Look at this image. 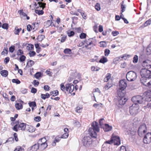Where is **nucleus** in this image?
<instances>
[{
    "label": "nucleus",
    "instance_id": "nucleus-1",
    "mask_svg": "<svg viewBox=\"0 0 151 151\" xmlns=\"http://www.w3.org/2000/svg\"><path fill=\"white\" fill-rule=\"evenodd\" d=\"M142 73V84L146 86L151 85V71L150 70H145Z\"/></svg>",
    "mask_w": 151,
    "mask_h": 151
},
{
    "label": "nucleus",
    "instance_id": "nucleus-2",
    "mask_svg": "<svg viewBox=\"0 0 151 151\" xmlns=\"http://www.w3.org/2000/svg\"><path fill=\"white\" fill-rule=\"evenodd\" d=\"M92 128H90L88 129L89 134L90 136L96 138V132L99 131V128L98 124L96 122H93L91 124Z\"/></svg>",
    "mask_w": 151,
    "mask_h": 151
},
{
    "label": "nucleus",
    "instance_id": "nucleus-3",
    "mask_svg": "<svg viewBox=\"0 0 151 151\" xmlns=\"http://www.w3.org/2000/svg\"><path fill=\"white\" fill-rule=\"evenodd\" d=\"M60 89L63 91H66L69 92V93H72V94L74 95L75 94V92H73L74 90V86L73 84L70 83H68L64 85V83H62L60 85Z\"/></svg>",
    "mask_w": 151,
    "mask_h": 151
},
{
    "label": "nucleus",
    "instance_id": "nucleus-4",
    "mask_svg": "<svg viewBox=\"0 0 151 151\" xmlns=\"http://www.w3.org/2000/svg\"><path fill=\"white\" fill-rule=\"evenodd\" d=\"M105 143L111 144L114 143V145H119L120 144V138L117 136L113 135L110 140L106 141Z\"/></svg>",
    "mask_w": 151,
    "mask_h": 151
},
{
    "label": "nucleus",
    "instance_id": "nucleus-5",
    "mask_svg": "<svg viewBox=\"0 0 151 151\" xmlns=\"http://www.w3.org/2000/svg\"><path fill=\"white\" fill-rule=\"evenodd\" d=\"M139 105L137 104H133L129 107V112L132 115H135L139 112Z\"/></svg>",
    "mask_w": 151,
    "mask_h": 151
},
{
    "label": "nucleus",
    "instance_id": "nucleus-6",
    "mask_svg": "<svg viewBox=\"0 0 151 151\" xmlns=\"http://www.w3.org/2000/svg\"><path fill=\"white\" fill-rule=\"evenodd\" d=\"M151 68V61L147 59L143 61L142 63V73L144 72L146 73V70Z\"/></svg>",
    "mask_w": 151,
    "mask_h": 151
},
{
    "label": "nucleus",
    "instance_id": "nucleus-7",
    "mask_svg": "<svg viewBox=\"0 0 151 151\" xmlns=\"http://www.w3.org/2000/svg\"><path fill=\"white\" fill-rule=\"evenodd\" d=\"M137 77L136 73L132 71L128 72L126 75L127 80L129 81H132L135 80Z\"/></svg>",
    "mask_w": 151,
    "mask_h": 151
},
{
    "label": "nucleus",
    "instance_id": "nucleus-8",
    "mask_svg": "<svg viewBox=\"0 0 151 151\" xmlns=\"http://www.w3.org/2000/svg\"><path fill=\"white\" fill-rule=\"evenodd\" d=\"M142 99L145 101H151V91H148L145 92L142 95Z\"/></svg>",
    "mask_w": 151,
    "mask_h": 151
},
{
    "label": "nucleus",
    "instance_id": "nucleus-9",
    "mask_svg": "<svg viewBox=\"0 0 151 151\" xmlns=\"http://www.w3.org/2000/svg\"><path fill=\"white\" fill-rule=\"evenodd\" d=\"M27 125L26 124L24 123H18V124L15 125L13 128V129L15 131H17L18 129L19 128L20 129L22 130H25L26 128Z\"/></svg>",
    "mask_w": 151,
    "mask_h": 151
},
{
    "label": "nucleus",
    "instance_id": "nucleus-10",
    "mask_svg": "<svg viewBox=\"0 0 151 151\" xmlns=\"http://www.w3.org/2000/svg\"><path fill=\"white\" fill-rule=\"evenodd\" d=\"M82 142L84 146L88 147L92 143V139L90 137H85L83 139Z\"/></svg>",
    "mask_w": 151,
    "mask_h": 151
},
{
    "label": "nucleus",
    "instance_id": "nucleus-11",
    "mask_svg": "<svg viewBox=\"0 0 151 151\" xmlns=\"http://www.w3.org/2000/svg\"><path fill=\"white\" fill-rule=\"evenodd\" d=\"M132 101L134 103V104L141 105L142 103V97L139 95L134 96L132 98Z\"/></svg>",
    "mask_w": 151,
    "mask_h": 151
},
{
    "label": "nucleus",
    "instance_id": "nucleus-12",
    "mask_svg": "<svg viewBox=\"0 0 151 151\" xmlns=\"http://www.w3.org/2000/svg\"><path fill=\"white\" fill-rule=\"evenodd\" d=\"M143 142L145 144H149L151 142V133L148 132L144 137Z\"/></svg>",
    "mask_w": 151,
    "mask_h": 151
},
{
    "label": "nucleus",
    "instance_id": "nucleus-13",
    "mask_svg": "<svg viewBox=\"0 0 151 151\" xmlns=\"http://www.w3.org/2000/svg\"><path fill=\"white\" fill-rule=\"evenodd\" d=\"M127 81L125 79L121 80L119 83V88L122 90H124L127 86Z\"/></svg>",
    "mask_w": 151,
    "mask_h": 151
},
{
    "label": "nucleus",
    "instance_id": "nucleus-14",
    "mask_svg": "<svg viewBox=\"0 0 151 151\" xmlns=\"http://www.w3.org/2000/svg\"><path fill=\"white\" fill-rule=\"evenodd\" d=\"M45 3H43L40 1L35 2L34 4V6L36 9H38L40 8V9H43L45 7Z\"/></svg>",
    "mask_w": 151,
    "mask_h": 151
},
{
    "label": "nucleus",
    "instance_id": "nucleus-15",
    "mask_svg": "<svg viewBox=\"0 0 151 151\" xmlns=\"http://www.w3.org/2000/svg\"><path fill=\"white\" fill-rule=\"evenodd\" d=\"M84 43L85 44V46L86 48L89 45H91L93 44V39L92 38H89L88 39H86L84 41Z\"/></svg>",
    "mask_w": 151,
    "mask_h": 151
},
{
    "label": "nucleus",
    "instance_id": "nucleus-16",
    "mask_svg": "<svg viewBox=\"0 0 151 151\" xmlns=\"http://www.w3.org/2000/svg\"><path fill=\"white\" fill-rule=\"evenodd\" d=\"M24 102L22 101H20L16 103L15 106L16 109L19 110L22 109Z\"/></svg>",
    "mask_w": 151,
    "mask_h": 151
},
{
    "label": "nucleus",
    "instance_id": "nucleus-17",
    "mask_svg": "<svg viewBox=\"0 0 151 151\" xmlns=\"http://www.w3.org/2000/svg\"><path fill=\"white\" fill-rule=\"evenodd\" d=\"M38 143L39 144V149L40 150H45L47 146V143H41L40 141H38Z\"/></svg>",
    "mask_w": 151,
    "mask_h": 151
},
{
    "label": "nucleus",
    "instance_id": "nucleus-18",
    "mask_svg": "<svg viewBox=\"0 0 151 151\" xmlns=\"http://www.w3.org/2000/svg\"><path fill=\"white\" fill-rule=\"evenodd\" d=\"M39 149V144H35L28 149V151H37Z\"/></svg>",
    "mask_w": 151,
    "mask_h": 151
},
{
    "label": "nucleus",
    "instance_id": "nucleus-19",
    "mask_svg": "<svg viewBox=\"0 0 151 151\" xmlns=\"http://www.w3.org/2000/svg\"><path fill=\"white\" fill-rule=\"evenodd\" d=\"M124 90L121 89L120 88L117 90V94L119 97H123L125 95V92Z\"/></svg>",
    "mask_w": 151,
    "mask_h": 151
},
{
    "label": "nucleus",
    "instance_id": "nucleus-20",
    "mask_svg": "<svg viewBox=\"0 0 151 151\" xmlns=\"http://www.w3.org/2000/svg\"><path fill=\"white\" fill-rule=\"evenodd\" d=\"M26 127V129L25 130L30 132L32 133L34 132L35 130V127L32 126L27 125Z\"/></svg>",
    "mask_w": 151,
    "mask_h": 151
},
{
    "label": "nucleus",
    "instance_id": "nucleus-21",
    "mask_svg": "<svg viewBox=\"0 0 151 151\" xmlns=\"http://www.w3.org/2000/svg\"><path fill=\"white\" fill-rule=\"evenodd\" d=\"M127 101V99L125 98H124L123 97H120L119 99L118 102L119 105H122L124 104Z\"/></svg>",
    "mask_w": 151,
    "mask_h": 151
},
{
    "label": "nucleus",
    "instance_id": "nucleus-22",
    "mask_svg": "<svg viewBox=\"0 0 151 151\" xmlns=\"http://www.w3.org/2000/svg\"><path fill=\"white\" fill-rule=\"evenodd\" d=\"M103 128L104 131L108 132L111 130L112 127L107 124H105L104 127H103Z\"/></svg>",
    "mask_w": 151,
    "mask_h": 151
},
{
    "label": "nucleus",
    "instance_id": "nucleus-23",
    "mask_svg": "<svg viewBox=\"0 0 151 151\" xmlns=\"http://www.w3.org/2000/svg\"><path fill=\"white\" fill-rule=\"evenodd\" d=\"M145 52L146 53L149 55L151 54V44L149 45L145 50Z\"/></svg>",
    "mask_w": 151,
    "mask_h": 151
},
{
    "label": "nucleus",
    "instance_id": "nucleus-24",
    "mask_svg": "<svg viewBox=\"0 0 151 151\" xmlns=\"http://www.w3.org/2000/svg\"><path fill=\"white\" fill-rule=\"evenodd\" d=\"M61 138V137H60L58 136L56 137L55 138V140L52 143V145L53 146H55L56 145V142H59Z\"/></svg>",
    "mask_w": 151,
    "mask_h": 151
},
{
    "label": "nucleus",
    "instance_id": "nucleus-25",
    "mask_svg": "<svg viewBox=\"0 0 151 151\" xmlns=\"http://www.w3.org/2000/svg\"><path fill=\"white\" fill-rule=\"evenodd\" d=\"M107 61V59L106 58L103 56L99 61L100 63H104Z\"/></svg>",
    "mask_w": 151,
    "mask_h": 151
},
{
    "label": "nucleus",
    "instance_id": "nucleus-26",
    "mask_svg": "<svg viewBox=\"0 0 151 151\" xmlns=\"http://www.w3.org/2000/svg\"><path fill=\"white\" fill-rule=\"evenodd\" d=\"M1 75L4 77H6L8 75V72L7 71L5 70H2L1 72Z\"/></svg>",
    "mask_w": 151,
    "mask_h": 151
},
{
    "label": "nucleus",
    "instance_id": "nucleus-27",
    "mask_svg": "<svg viewBox=\"0 0 151 151\" xmlns=\"http://www.w3.org/2000/svg\"><path fill=\"white\" fill-rule=\"evenodd\" d=\"M111 75L109 73H107L106 76V77L104 79V81L105 82H107L111 78Z\"/></svg>",
    "mask_w": 151,
    "mask_h": 151
},
{
    "label": "nucleus",
    "instance_id": "nucleus-28",
    "mask_svg": "<svg viewBox=\"0 0 151 151\" xmlns=\"http://www.w3.org/2000/svg\"><path fill=\"white\" fill-rule=\"evenodd\" d=\"M50 97V95L47 93L45 94H41V97L43 99L45 100L47 98H48Z\"/></svg>",
    "mask_w": 151,
    "mask_h": 151
},
{
    "label": "nucleus",
    "instance_id": "nucleus-29",
    "mask_svg": "<svg viewBox=\"0 0 151 151\" xmlns=\"http://www.w3.org/2000/svg\"><path fill=\"white\" fill-rule=\"evenodd\" d=\"M58 92L57 90H55L51 91L50 93V95H52V96H56L58 95Z\"/></svg>",
    "mask_w": 151,
    "mask_h": 151
},
{
    "label": "nucleus",
    "instance_id": "nucleus-30",
    "mask_svg": "<svg viewBox=\"0 0 151 151\" xmlns=\"http://www.w3.org/2000/svg\"><path fill=\"white\" fill-rule=\"evenodd\" d=\"M36 9L35 11V12L38 14L39 15H42L44 13V12L42 10L43 9Z\"/></svg>",
    "mask_w": 151,
    "mask_h": 151
},
{
    "label": "nucleus",
    "instance_id": "nucleus-31",
    "mask_svg": "<svg viewBox=\"0 0 151 151\" xmlns=\"http://www.w3.org/2000/svg\"><path fill=\"white\" fill-rule=\"evenodd\" d=\"M100 47H104L107 45L106 42L105 41H101L99 43Z\"/></svg>",
    "mask_w": 151,
    "mask_h": 151
},
{
    "label": "nucleus",
    "instance_id": "nucleus-32",
    "mask_svg": "<svg viewBox=\"0 0 151 151\" xmlns=\"http://www.w3.org/2000/svg\"><path fill=\"white\" fill-rule=\"evenodd\" d=\"M142 130L143 133H145L147 132L146 125L145 124H142Z\"/></svg>",
    "mask_w": 151,
    "mask_h": 151
},
{
    "label": "nucleus",
    "instance_id": "nucleus-33",
    "mask_svg": "<svg viewBox=\"0 0 151 151\" xmlns=\"http://www.w3.org/2000/svg\"><path fill=\"white\" fill-rule=\"evenodd\" d=\"M24 149L20 146H17L14 151H24Z\"/></svg>",
    "mask_w": 151,
    "mask_h": 151
},
{
    "label": "nucleus",
    "instance_id": "nucleus-34",
    "mask_svg": "<svg viewBox=\"0 0 151 151\" xmlns=\"http://www.w3.org/2000/svg\"><path fill=\"white\" fill-rule=\"evenodd\" d=\"M45 38V36H44L43 35H39L38 36L37 38L38 40L40 42V41H41Z\"/></svg>",
    "mask_w": 151,
    "mask_h": 151
},
{
    "label": "nucleus",
    "instance_id": "nucleus-35",
    "mask_svg": "<svg viewBox=\"0 0 151 151\" xmlns=\"http://www.w3.org/2000/svg\"><path fill=\"white\" fill-rule=\"evenodd\" d=\"M71 50L69 48L65 49L63 51L64 53L66 54H70L71 53Z\"/></svg>",
    "mask_w": 151,
    "mask_h": 151
},
{
    "label": "nucleus",
    "instance_id": "nucleus-36",
    "mask_svg": "<svg viewBox=\"0 0 151 151\" xmlns=\"http://www.w3.org/2000/svg\"><path fill=\"white\" fill-rule=\"evenodd\" d=\"M87 35L85 33L82 32L81 33L79 37L81 39H84L86 38Z\"/></svg>",
    "mask_w": 151,
    "mask_h": 151
},
{
    "label": "nucleus",
    "instance_id": "nucleus-37",
    "mask_svg": "<svg viewBox=\"0 0 151 151\" xmlns=\"http://www.w3.org/2000/svg\"><path fill=\"white\" fill-rule=\"evenodd\" d=\"M29 106L30 107H35L36 106V104L35 102L32 101L28 103Z\"/></svg>",
    "mask_w": 151,
    "mask_h": 151
},
{
    "label": "nucleus",
    "instance_id": "nucleus-38",
    "mask_svg": "<svg viewBox=\"0 0 151 151\" xmlns=\"http://www.w3.org/2000/svg\"><path fill=\"white\" fill-rule=\"evenodd\" d=\"M112 86V85L111 84H109V83H107V85H106L104 87V88L105 90H107L109 88H111Z\"/></svg>",
    "mask_w": 151,
    "mask_h": 151
},
{
    "label": "nucleus",
    "instance_id": "nucleus-39",
    "mask_svg": "<svg viewBox=\"0 0 151 151\" xmlns=\"http://www.w3.org/2000/svg\"><path fill=\"white\" fill-rule=\"evenodd\" d=\"M151 23V18L147 21L144 24V25L145 27L147 26L150 25Z\"/></svg>",
    "mask_w": 151,
    "mask_h": 151
},
{
    "label": "nucleus",
    "instance_id": "nucleus-40",
    "mask_svg": "<svg viewBox=\"0 0 151 151\" xmlns=\"http://www.w3.org/2000/svg\"><path fill=\"white\" fill-rule=\"evenodd\" d=\"M110 50L108 49H106L104 50V55L106 56H108L110 53Z\"/></svg>",
    "mask_w": 151,
    "mask_h": 151
},
{
    "label": "nucleus",
    "instance_id": "nucleus-41",
    "mask_svg": "<svg viewBox=\"0 0 151 151\" xmlns=\"http://www.w3.org/2000/svg\"><path fill=\"white\" fill-rule=\"evenodd\" d=\"M26 59V57L24 55H21L19 58L20 61L22 62H24Z\"/></svg>",
    "mask_w": 151,
    "mask_h": 151
},
{
    "label": "nucleus",
    "instance_id": "nucleus-42",
    "mask_svg": "<svg viewBox=\"0 0 151 151\" xmlns=\"http://www.w3.org/2000/svg\"><path fill=\"white\" fill-rule=\"evenodd\" d=\"M34 64V62L32 60H30L27 63V65L29 67L33 65Z\"/></svg>",
    "mask_w": 151,
    "mask_h": 151
},
{
    "label": "nucleus",
    "instance_id": "nucleus-43",
    "mask_svg": "<svg viewBox=\"0 0 151 151\" xmlns=\"http://www.w3.org/2000/svg\"><path fill=\"white\" fill-rule=\"evenodd\" d=\"M34 48V46L31 44H29L27 47V49L29 50H33Z\"/></svg>",
    "mask_w": 151,
    "mask_h": 151
},
{
    "label": "nucleus",
    "instance_id": "nucleus-44",
    "mask_svg": "<svg viewBox=\"0 0 151 151\" xmlns=\"http://www.w3.org/2000/svg\"><path fill=\"white\" fill-rule=\"evenodd\" d=\"M23 54V51L19 49L17 52V55L18 56L21 55Z\"/></svg>",
    "mask_w": 151,
    "mask_h": 151
},
{
    "label": "nucleus",
    "instance_id": "nucleus-45",
    "mask_svg": "<svg viewBox=\"0 0 151 151\" xmlns=\"http://www.w3.org/2000/svg\"><path fill=\"white\" fill-rule=\"evenodd\" d=\"M14 33L15 35H19V29L17 27H15L14 30Z\"/></svg>",
    "mask_w": 151,
    "mask_h": 151
},
{
    "label": "nucleus",
    "instance_id": "nucleus-46",
    "mask_svg": "<svg viewBox=\"0 0 151 151\" xmlns=\"http://www.w3.org/2000/svg\"><path fill=\"white\" fill-rule=\"evenodd\" d=\"M67 33L68 36L70 37L73 36L74 34V32L73 31H68Z\"/></svg>",
    "mask_w": 151,
    "mask_h": 151
},
{
    "label": "nucleus",
    "instance_id": "nucleus-47",
    "mask_svg": "<svg viewBox=\"0 0 151 151\" xmlns=\"http://www.w3.org/2000/svg\"><path fill=\"white\" fill-rule=\"evenodd\" d=\"M38 141H40L41 143H46V140L45 137H43L42 138H41Z\"/></svg>",
    "mask_w": 151,
    "mask_h": 151
},
{
    "label": "nucleus",
    "instance_id": "nucleus-48",
    "mask_svg": "<svg viewBox=\"0 0 151 151\" xmlns=\"http://www.w3.org/2000/svg\"><path fill=\"white\" fill-rule=\"evenodd\" d=\"M2 27L4 29H8L9 27L8 24L7 23H4L2 24Z\"/></svg>",
    "mask_w": 151,
    "mask_h": 151
},
{
    "label": "nucleus",
    "instance_id": "nucleus-49",
    "mask_svg": "<svg viewBox=\"0 0 151 151\" xmlns=\"http://www.w3.org/2000/svg\"><path fill=\"white\" fill-rule=\"evenodd\" d=\"M82 107L77 106L76 108V111L78 113H81L82 110Z\"/></svg>",
    "mask_w": 151,
    "mask_h": 151
},
{
    "label": "nucleus",
    "instance_id": "nucleus-50",
    "mask_svg": "<svg viewBox=\"0 0 151 151\" xmlns=\"http://www.w3.org/2000/svg\"><path fill=\"white\" fill-rule=\"evenodd\" d=\"M42 74L41 72H37L35 74V77L37 79H38L40 77H41Z\"/></svg>",
    "mask_w": 151,
    "mask_h": 151
},
{
    "label": "nucleus",
    "instance_id": "nucleus-51",
    "mask_svg": "<svg viewBox=\"0 0 151 151\" xmlns=\"http://www.w3.org/2000/svg\"><path fill=\"white\" fill-rule=\"evenodd\" d=\"M138 57L137 55H135L133 60V62L134 63H136L138 61Z\"/></svg>",
    "mask_w": 151,
    "mask_h": 151
},
{
    "label": "nucleus",
    "instance_id": "nucleus-52",
    "mask_svg": "<svg viewBox=\"0 0 151 151\" xmlns=\"http://www.w3.org/2000/svg\"><path fill=\"white\" fill-rule=\"evenodd\" d=\"M32 83L35 86L37 87L38 86L39 83L38 81L35 80Z\"/></svg>",
    "mask_w": 151,
    "mask_h": 151
},
{
    "label": "nucleus",
    "instance_id": "nucleus-53",
    "mask_svg": "<svg viewBox=\"0 0 151 151\" xmlns=\"http://www.w3.org/2000/svg\"><path fill=\"white\" fill-rule=\"evenodd\" d=\"M34 120L36 122H39L41 120V117L39 116H37L34 118Z\"/></svg>",
    "mask_w": 151,
    "mask_h": 151
},
{
    "label": "nucleus",
    "instance_id": "nucleus-54",
    "mask_svg": "<svg viewBox=\"0 0 151 151\" xmlns=\"http://www.w3.org/2000/svg\"><path fill=\"white\" fill-rule=\"evenodd\" d=\"M95 8L97 11H99L101 9L100 5L99 4L97 3L95 6Z\"/></svg>",
    "mask_w": 151,
    "mask_h": 151
},
{
    "label": "nucleus",
    "instance_id": "nucleus-55",
    "mask_svg": "<svg viewBox=\"0 0 151 151\" xmlns=\"http://www.w3.org/2000/svg\"><path fill=\"white\" fill-rule=\"evenodd\" d=\"M15 50V47L14 45H12L9 48V51L11 52H13Z\"/></svg>",
    "mask_w": 151,
    "mask_h": 151
},
{
    "label": "nucleus",
    "instance_id": "nucleus-56",
    "mask_svg": "<svg viewBox=\"0 0 151 151\" xmlns=\"http://www.w3.org/2000/svg\"><path fill=\"white\" fill-rule=\"evenodd\" d=\"M12 82L14 83H15L17 84H19L20 83V81L17 79H14L12 80Z\"/></svg>",
    "mask_w": 151,
    "mask_h": 151
},
{
    "label": "nucleus",
    "instance_id": "nucleus-57",
    "mask_svg": "<svg viewBox=\"0 0 151 151\" xmlns=\"http://www.w3.org/2000/svg\"><path fill=\"white\" fill-rule=\"evenodd\" d=\"M138 133L139 135L141 137L142 136V127L140 126L138 130Z\"/></svg>",
    "mask_w": 151,
    "mask_h": 151
},
{
    "label": "nucleus",
    "instance_id": "nucleus-58",
    "mask_svg": "<svg viewBox=\"0 0 151 151\" xmlns=\"http://www.w3.org/2000/svg\"><path fill=\"white\" fill-rule=\"evenodd\" d=\"M35 52L33 51H30L29 53V55L31 57L34 56L35 55Z\"/></svg>",
    "mask_w": 151,
    "mask_h": 151
},
{
    "label": "nucleus",
    "instance_id": "nucleus-59",
    "mask_svg": "<svg viewBox=\"0 0 151 151\" xmlns=\"http://www.w3.org/2000/svg\"><path fill=\"white\" fill-rule=\"evenodd\" d=\"M102 104H95L93 105V106L95 108H99V107H101Z\"/></svg>",
    "mask_w": 151,
    "mask_h": 151
},
{
    "label": "nucleus",
    "instance_id": "nucleus-60",
    "mask_svg": "<svg viewBox=\"0 0 151 151\" xmlns=\"http://www.w3.org/2000/svg\"><path fill=\"white\" fill-rule=\"evenodd\" d=\"M68 133H65L64 134L62 135L61 138H66L68 137Z\"/></svg>",
    "mask_w": 151,
    "mask_h": 151
},
{
    "label": "nucleus",
    "instance_id": "nucleus-61",
    "mask_svg": "<svg viewBox=\"0 0 151 151\" xmlns=\"http://www.w3.org/2000/svg\"><path fill=\"white\" fill-rule=\"evenodd\" d=\"M18 12H19V14L20 15H22L24 17L27 16V14L22 11L20 10Z\"/></svg>",
    "mask_w": 151,
    "mask_h": 151
},
{
    "label": "nucleus",
    "instance_id": "nucleus-62",
    "mask_svg": "<svg viewBox=\"0 0 151 151\" xmlns=\"http://www.w3.org/2000/svg\"><path fill=\"white\" fill-rule=\"evenodd\" d=\"M121 8L122 9V12H123L125 11L126 9L125 5H123V4H122L121 6Z\"/></svg>",
    "mask_w": 151,
    "mask_h": 151
},
{
    "label": "nucleus",
    "instance_id": "nucleus-63",
    "mask_svg": "<svg viewBox=\"0 0 151 151\" xmlns=\"http://www.w3.org/2000/svg\"><path fill=\"white\" fill-rule=\"evenodd\" d=\"M119 151H127L126 147L124 146H122L120 147V149Z\"/></svg>",
    "mask_w": 151,
    "mask_h": 151
},
{
    "label": "nucleus",
    "instance_id": "nucleus-64",
    "mask_svg": "<svg viewBox=\"0 0 151 151\" xmlns=\"http://www.w3.org/2000/svg\"><path fill=\"white\" fill-rule=\"evenodd\" d=\"M91 70L92 71H97L99 70V68H96L95 66H92L91 67Z\"/></svg>",
    "mask_w": 151,
    "mask_h": 151
}]
</instances>
